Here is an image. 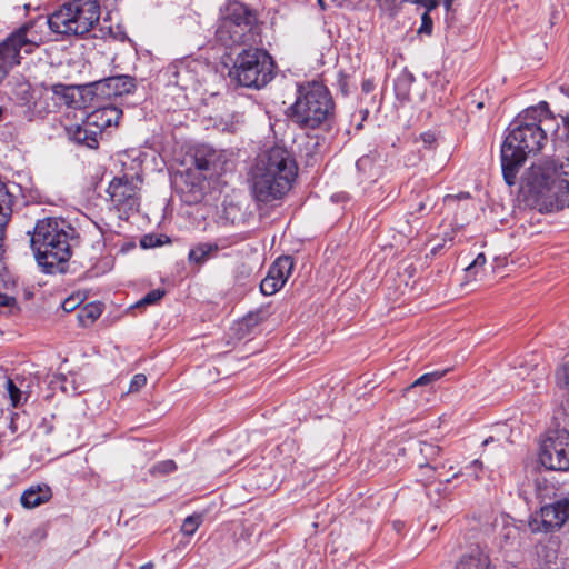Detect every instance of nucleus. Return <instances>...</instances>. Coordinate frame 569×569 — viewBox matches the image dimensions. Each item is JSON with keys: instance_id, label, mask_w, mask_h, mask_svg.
Returning <instances> with one entry per match:
<instances>
[{"instance_id": "nucleus-1", "label": "nucleus", "mask_w": 569, "mask_h": 569, "mask_svg": "<svg viewBox=\"0 0 569 569\" xmlns=\"http://www.w3.org/2000/svg\"><path fill=\"white\" fill-rule=\"evenodd\" d=\"M541 107L528 108L510 124V132L501 147V168L506 183L513 186L527 154L535 153L547 141V127L552 119Z\"/></svg>"}, {"instance_id": "nucleus-2", "label": "nucleus", "mask_w": 569, "mask_h": 569, "mask_svg": "<svg viewBox=\"0 0 569 569\" xmlns=\"http://www.w3.org/2000/svg\"><path fill=\"white\" fill-rule=\"evenodd\" d=\"M297 166L289 151L272 147L258 156L250 172L253 198L263 203L281 199L291 188Z\"/></svg>"}, {"instance_id": "nucleus-3", "label": "nucleus", "mask_w": 569, "mask_h": 569, "mask_svg": "<svg viewBox=\"0 0 569 569\" xmlns=\"http://www.w3.org/2000/svg\"><path fill=\"white\" fill-rule=\"evenodd\" d=\"M521 183L540 211L569 206V159H547L533 163L525 172Z\"/></svg>"}, {"instance_id": "nucleus-4", "label": "nucleus", "mask_w": 569, "mask_h": 569, "mask_svg": "<svg viewBox=\"0 0 569 569\" xmlns=\"http://www.w3.org/2000/svg\"><path fill=\"white\" fill-rule=\"evenodd\" d=\"M76 230L58 218L39 220L31 234V247L38 264L44 272L53 273L71 257V243Z\"/></svg>"}, {"instance_id": "nucleus-5", "label": "nucleus", "mask_w": 569, "mask_h": 569, "mask_svg": "<svg viewBox=\"0 0 569 569\" xmlns=\"http://www.w3.org/2000/svg\"><path fill=\"white\" fill-rule=\"evenodd\" d=\"M98 0H70L48 17L51 31L64 36H84L100 20Z\"/></svg>"}, {"instance_id": "nucleus-6", "label": "nucleus", "mask_w": 569, "mask_h": 569, "mask_svg": "<svg viewBox=\"0 0 569 569\" xmlns=\"http://www.w3.org/2000/svg\"><path fill=\"white\" fill-rule=\"evenodd\" d=\"M335 104L328 89L316 81L298 87L292 119L302 128L315 129L333 114Z\"/></svg>"}, {"instance_id": "nucleus-7", "label": "nucleus", "mask_w": 569, "mask_h": 569, "mask_svg": "<svg viewBox=\"0 0 569 569\" xmlns=\"http://www.w3.org/2000/svg\"><path fill=\"white\" fill-rule=\"evenodd\" d=\"M229 76L242 87H264L273 78L272 58L262 49H244L237 56Z\"/></svg>"}, {"instance_id": "nucleus-8", "label": "nucleus", "mask_w": 569, "mask_h": 569, "mask_svg": "<svg viewBox=\"0 0 569 569\" xmlns=\"http://www.w3.org/2000/svg\"><path fill=\"white\" fill-rule=\"evenodd\" d=\"M216 34L224 47L256 43L259 37L256 17L244 6L234 3L221 19Z\"/></svg>"}, {"instance_id": "nucleus-9", "label": "nucleus", "mask_w": 569, "mask_h": 569, "mask_svg": "<svg viewBox=\"0 0 569 569\" xmlns=\"http://www.w3.org/2000/svg\"><path fill=\"white\" fill-rule=\"evenodd\" d=\"M31 23H24L0 42V83L21 63L23 54L33 52L38 43L29 37Z\"/></svg>"}, {"instance_id": "nucleus-10", "label": "nucleus", "mask_w": 569, "mask_h": 569, "mask_svg": "<svg viewBox=\"0 0 569 569\" xmlns=\"http://www.w3.org/2000/svg\"><path fill=\"white\" fill-rule=\"evenodd\" d=\"M540 463L550 470H569V432L565 429L548 431L541 440Z\"/></svg>"}, {"instance_id": "nucleus-11", "label": "nucleus", "mask_w": 569, "mask_h": 569, "mask_svg": "<svg viewBox=\"0 0 569 569\" xmlns=\"http://www.w3.org/2000/svg\"><path fill=\"white\" fill-rule=\"evenodd\" d=\"M107 192L119 210H133L139 206V187L133 179L114 178Z\"/></svg>"}, {"instance_id": "nucleus-12", "label": "nucleus", "mask_w": 569, "mask_h": 569, "mask_svg": "<svg viewBox=\"0 0 569 569\" xmlns=\"http://www.w3.org/2000/svg\"><path fill=\"white\" fill-rule=\"evenodd\" d=\"M194 166L204 178L220 176L228 164V153L210 146H201L194 151Z\"/></svg>"}, {"instance_id": "nucleus-13", "label": "nucleus", "mask_w": 569, "mask_h": 569, "mask_svg": "<svg viewBox=\"0 0 569 569\" xmlns=\"http://www.w3.org/2000/svg\"><path fill=\"white\" fill-rule=\"evenodd\" d=\"M540 517L547 531L560 528L569 519V497L542 507Z\"/></svg>"}, {"instance_id": "nucleus-14", "label": "nucleus", "mask_w": 569, "mask_h": 569, "mask_svg": "<svg viewBox=\"0 0 569 569\" xmlns=\"http://www.w3.org/2000/svg\"><path fill=\"white\" fill-rule=\"evenodd\" d=\"M122 111L114 106H104L90 112L86 118V126L92 127L100 133L103 129L117 126Z\"/></svg>"}, {"instance_id": "nucleus-15", "label": "nucleus", "mask_w": 569, "mask_h": 569, "mask_svg": "<svg viewBox=\"0 0 569 569\" xmlns=\"http://www.w3.org/2000/svg\"><path fill=\"white\" fill-rule=\"evenodd\" d=\"M293 270V260L289 256L278 258L269 268L267 277L283 287Z\"/></svg>"}, {"instance_id": "nucleus-16", "label": "nucleus", "mask_w": 569, "mask_h": 569, "mask_svg": "<svg viewBox=\"0 0 569 569\" xmlns=\"http://www.w3.org/2000/svg\"><path fill=\"white\" fill-rule=\"evenodd\" d=\"M51 498V490L48 486L30 487L23 491L20 501L24 508H36Z\"/></svg>"}, {"instance_id": "nucleus-17", "label": "nucleus", "mask_w": 569, "mask_h": 569, "mask_svg": "<svg viewBox=\"0 0 569 569\" xmlns=\"http://www.w3.org/2000/svg\"><path fill=\"white\" fill-rule=\"evenodd\" d=\"M171 81L183 90L193 88L198 83L197 73L191 69L190 64L179 62L173 66Z\"/></svg>"}, {"instance_id": "nucleus-18", "label": "nucleus", "mask_w": 569, "mask_h": 569, "mask_svg": "<svg viewBox=\"0 0 569 569\" xmlns=\"http://www.w3.org/2000/svg\"><path fill=\"white\" fill-rule=\"evenodd\" d=\"M104 84L114 96L128 94L136 89L134 79L130 76L109 77Z\"/></svg>"}, {"instance_id": "nucleus-19", "label": "nucleus", "mask_w": 569, "mask_h": 569, "mask_svg": "<svg viewBox=\"0 0 569 569\" xmlns=\"http://www.w3.org/2000/svg\"><path fill=\"white\" fill-rule=\"evenodd\" d=\"M14 203V194L9 186L0 181V226H7Z\"/></svg>"}, {"instance_id": "nucleus-20", "label": "nucleus", "mask_w": 569, "mask_h": 569, "mask_svg": "<svg viewBox=\"0 0 569 569\" xmlns=\"http://www.w3.org/2000/svg\"><path fill=\"white\" fill-rule=\"evenodd\" d=\"M73 140L79 143H83L89 148H96L98 146V137L101 134L98 130L92 127L77 126L71 132Z\"/></svg>"}, {"instance_id": "nucleus-21", "label": "nucleus", "mask_w": 569, "mask_h": 569, "mask_svg": "<svg viewBox=\"0 0 569 569\" xmlns=\"http://www.w3.org/2000/svg\"><path fill=\"white\" fill-rule=\"evenodd\" d=\"M219 250L216 243H199L189 252V260L194 263H203Z\"/></svg>"}, {"instance_id": "nucleus-22", "label": "nucleus", "mask_w": 569, "mask_h": 569, "mask_svg": "<svg viewBox=\"0 0 569 569\" xmlns=\"http://www.w3.org/2000/svg\"><path fill=\"white\" fill-rule=\"evenodd\" d=\"M51 91L60 97L67 106H72L76 102L77 88L74 86L57 83L51 87Z\"/></svg>"}, {"instance_id": "nucleus-23", "label": "nucleus", "mask_w": 569, "mask_h": 569, "mask_svg": "<svg viewBox=\"0 0 569 569\" xmlns=\"http://www.w3.org/2000/svg\"><path fill=\"white\" fill-rule=\"evenodd\" d=\"M488 559L487 557H481L480 555L475 556L470 555L463 557L457 566V569H487Z\"/></svg>"}, {"instance_id": "nucleus-24", "label": "nucleus", "mask_w": 569, "mask_h": 569, "mask_svg": "<svg viewBox=\"0 0 569 569\" xmlns=\"http://www.w3.org/2000/svg\"><path fill=\"white\" fill-rule=\"evenodd\" d=\"M101 313H102V309H101L100 305L88 303L79 310V319L82 322H86V321L93 322L101 316Z\"/></svg>"}, {"instance_id": "nucleus-25", "label": "nucleus", "mask_w": 569, "mask_h": 569, "mask_svg": "<svg viewBox=\"0 0 569 569\" xmlns=\"http://www.w3.org/2000/svg\"><path fill=\"white\" fill-rule=\"evenodd\" d=\"M6 392L13 407H18L22 400V391L14 385L11 379H7L4 383Z\"/></svg>"}, {"instance_id": "nucleus-26", "label": "nucleus", "mask_w": 569, "mask_h": 569, "mask_svg": "<svg viewBox=\"0 0 569 569\" xmlns=\"http://www.w3.org/2000/svg\"><path fill=\"white\" fill-rule=\"evenodd\" d=\"M202 523V516L201 515H192L184 519L181 531L187 536H192L199 526Z\"/></svg>"}, {"instance_id": "nucleus-27", "label": "nucleus", "mask_w": 569, "mask_h": 569, "mask_svg": "<svg viewBox=\"0 0 569 569\" xmlns=\"http://www.w3.org/2000/svg\"><path fill=\"white\" fill-rule=\"evenodd\" d=\"M14 287V279L4 267L3 262H0V290L11 291Z\"/></svg>"}, {"instance_id": "nucleus-28", "label": "nucleus", "mask_w": 569, "mask_h": 569, "mask_svg": "<svg viewBox=\"0 0 569 569\" xmlns=\"http://www.w3.org/2000/svg\"><path fill=\"white\" fill-rule=\"evenodd\" d=\"M177 469L176 462L173 460H164L154 465L151 469V473L153 475H168L173 472Z\"/></svg>"}, {"instance_id": "nucleus-29", "label": "nucleus", "mask_w": 569, "mask_h": 569, "mask_svg": "<svg viewBox=\"0 0 569 569\" xmlns=\"http://www.w3.org/2000/svg\"><path fill=\"white\" fill-rule=\"evenodd\" d=\"M164 296V290L162 289H153L148 292L140 301H138L137 306H146L153 305L160 301Z\"/></svg>"}, {"instance_id": "nucleus-30", "label": "nucleus", "mask_w": 569, "mask_h": 569, "mask_svg": "<svg viewBox=\"0 0 569 569\" xmlns=\"http://www.w3.org/2000/svg\"><path fill=\"white\" fill-rule=\"evenodd\" d=\"M282 287L278 284V282H274L269 277H264L260 283V290L264 296H271L279 291Z\"/></svg>"}, {"instance_id": "nucleus-31", "label": "nucleus", "mask_w": 569, "mask_h": 569, "mask_svg": "<svg viewBox=\"0 0 569 569\" xmlns=\"http://www.w3.org/2000/svg\"><path fill=\"white\" fill-rule=\"evenodd\" d=\"M442 377V373L441 372H438V371H435V372H429V373H425L422 375L421 377H419L411 386L410 388H413V387H417V386H427V385H430V383H433L436 382L437 380H439L440 378Z\"/></svg>"}, {"instance_id": "nucleus-32", "label": "nucleus", "mask_w": 569, "mask_h": 569, "mask_svg": "<svg viewBox=\"0 0 569 569\" xmlns=\"http://www.w3.org/2000/svg\"><path fill=\"white\" fill-rule=\"evenodd\" d=\"M147 383V377L143 373H137L132 377L128 393L139 392Z\"/></svg>"}, {"instance_id": "nucleus-33", "label": "nucleus", "mask_w": 569, "mask_h": 569, "mask_svg": "<svg viewBox=\"0 0 569 569\" xmlns=\"http://www.w3.org/2000/svg\"><path fill=\"white\" fill-rule=\"evenodd\" d=\"M556 378L559 387L569 389V362L557 370Z\"/></svg>"}, {"instance_id": "nucleus-34", "label": "nucleus", "mask_w": 569, "mask_h": 569, "mask_svg": "<svg viewBox=\"0 0 569 569\" xmlns=\"http://www.w3.org/2000/svg\"><path fill=\"white\" fill-rule=\"evenodd\" d=\"M432 19L429 14L428 11H426L422 16H421V26L420 28L418 29V33L419 34H431V31H432Z\"/></svg>"}, {"instance_id": "nucleus-35", "label": "nucleus", "mask_w": 569, "mask_h": 569, "mask_svg": "<svg viewBox=\"0 0 569 569\" xmlns=\"http://www.w3.org/2000/svg\"><path fill=\"white\" fill-rule=\"evenodd\" d=\"M486 256L483 253H479L475 260L466 268L467 272H477L479 268H482L486 264Z\"/></svg>"}, {"instance_id": "nucleus-36", "label": "nucleus", "mask_w": 569, "mask_h": 569, "mask_svg": "<svg viewBox=\"0 0 569 569\" xmlns=\"http://www.w3.org/2000/svg\"><path fill=\"white\" fill-rule=\"evenodd\" d=\"M17 305V300L14 297L10 296L7 292H0V308H8V309H12L14 308Z\"/></svg>"}, {"instance_id": "nucleus-37", "label": "nucleus", "mask_w": 569, "mask_h": 569, "mask_svg": "<svg viewBox=\"0 0 569 569\" xmlns=\"http://www.w3.org/2000/svg\"><path fill=\"white\" fill-rule=\"evenodd\" d=\"M357 168L360 171H367L372 168V159L370 157H362L357 161Z\"/></svg>"}, {"instance_id": "nucleus-38", "label": "nucleus", "mask_w": 569, "mask_h": 569, "mask_svg": "<svg viewBox=\"0 0 569 569\" xmlns=\"http://www.w3.org/2000/svg\"><path fill=\"white\" fill-rule=\"evenodd\" d=\"M18 419H19V415L18 413H13L10 417L9 428H10L12 433H16L19 430Z\"/></svg>"}, {"instance_id": "nucleus-39", "label": "nucleus", "mask_w": 569, "mask_h": 569, "mask_svg": "<svg viewBox=\"0 0 569 569\" xmlns=\"http://www.w3.org/2000/svg\"><path fill=\"white\" fill-rule=\"evenodd\" d=\"M77 306V302H76V299L74 298H68L63 301L62 303V308L66 310V311H71L76 308Z\"/></svg>"}, {"instance_id": "nucleus-40", "label": "nucleus", "mask_w": 569, "mask_h": 569, "mask_svg": "<svg viewBox=\"0 0 569 569\" xmlns=\"http://www.w3.org/2000/svg\"><path fill=\"white\" fill-rule=\"evenodd\" d=\"M361 88H362V91L366 92V93H370L373 91L375 89V83L372 80L370 79H367L362 82L361 84Z\"/></svg>"}, {"instance_id": "nucleus-41", "label": "nucleus", "mask_w": 569, "mask_h": 569, "mask_svg": "<svg viewBox=\"0 0 569 569\" xmlns=\"http://www.w3.org/2000/svg\"><path fill=\"white\" fill-rule=\"evenodd\" d=\"M426 146H431L435 142V136L430 132H425L420 136Z\"/></svg>"}, {"instance_id": "nucleus-42", "label": "nucleus", "mask_w": 569, "mask_h": 569, "mask_svg": "<svg viewBox=\"0 0 569 569\" xmlns=\"http://www.w3.org/2000/svg\"><path fill=\"white\" fill-rule=\"evenodd\" d=\"M4 232H6V226H0V262H2V257L4 253V249H3Z\"/></svg>"}, {"instance_id": "nucleus-43", "label": "nucleus", "mask_w": 569, "mask_h": 569, "mask_svg": "<svg viewBox=\"0 0 569 569\" xmlns=\"http://www.w3.org/2000/svg\"><path fill=\"white\" fill-rule=\"evenodd\" d=\"M481 467H482V463L479 460H475L468 468L475 469V473H477V471L480 470ZM475 476L478 477V475H475Z\"/></svg>"}, {"instance_id": "nucleus-44", "label": "nucleus", "mask_w": 569, "mask_h": 569, "mask_svg": "<svg viewBox=\"0 0 569 569\" xmlns=\"http://www.w3.org/2000/svg\"><path fill=\"white\" fill-rule=\"evenodd\" d=\"M562 123H563V130L566 131V139L569 140V118L566 117V118H562Z\"/></svg>"}, {"instance_id": "nucleus-45", "label": "nucleus", "mask_w": 569, "mask_h": 569, "mask_svg": "<svg viewBox=\"0 0 569 569\" xmlns=\"http://www.w3.org/2000/svg\"><path fill=\"white\" fill-rule=\"evenodd\" d=\"M405 83V84H410L411 83V80L409 77H403V78H399L398 81H397V89H399V87Z\"/></svg>"}, {"instance_id": "nucleus-46", "label": "nucleus", "mask_w": 569, "mask_h": 569, "mask_svg": "<svg viewBox=\"0 0 569 569\" xmlns=\"http://www.w3.org/2000/svg\"><path fill=\"white\" fill-rule=\"evenodd\" d=\"M380 6H390L393 0H376Z\"/></svg>"}, {"instance_id": "nucleus-47", "label": "nucleus", "mask_w": 569, "mask_h": 569, "mask_svg": "<svg viewBox=\"0 0 569 569\" xmlns=\"http://www.w3.org/2000/svg\"><path fill=\"white\" fill-rule=\"evenodd\" d=\"M561 92L569 98V87H560Z\"/></svg>"}, {"instance_id": "nucleus-48", "label": "nucleus", "mask_w": 569, "mask_h": 569, "mask_svg": "<svg viewBox=\"0 0 569 569\" xmlns=\"http://www.w3.org/2000/svg\"><path fill=\"white\" fill-rule=\"evenodd\" d=\"M425 207H426V204H425L423 202H420V203H419V206H418L417 211H418V212L423 211V210H425Z\"/></svg>"}, {"instance_id": "nucleus-49", "label": "nucleus", "mask_w": 569, "mask_h": 569, "mask_svg": "<svg viewBox=\"0 0 569 569\" xmlns=\"http://www.w3.org/2000/svg\"><path fill=\"white\" fill-rule=\"evenodd\" d=\"M4 112H6V109L3 107H0V121L3 119Z\"/></svg>"}, {"instance_id": "nucleus-50", "label": "nucleus", "mask_w": 569, "mask_h": 569, "mask_svg": "<svg viewBox=\"0 0 569 569\" xmlns=\"http://www.w3.org/2000/svg\"><path fill=\"white\" fill-rule=\"evenodd\" d=\"M152 568V563H147L144 566H142V569H151Z\"/></svg>"}, {"instance_id": "nucleus-51", "label": "nucleus", "mask_w": 569, "mask_h": 569, "mask_svg": "<svg viewBox=\"0 0 569 569\" xmlns=\"http://www.w3.org/2000/svg\"><path fill=\"white\" fill-rule=\"evenodd\" d=\"M483 108V102H478L477 103V109H482Z\"/></svg>"}, {"instance_id": "nucleus-52", "label": "nucleus", "mask_w": 569, "mask_h": 569, "mask_svg": "<svg viewBox=\"0 0 569 569\" xmlns=\"http://www.w3.org/2000/svg\"><path fill=\"white\" fill-rule=\"evenodd\" d=\"M319 2L321 3V0H319Z\"/></svg>"}]
</instances>
